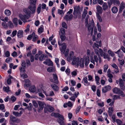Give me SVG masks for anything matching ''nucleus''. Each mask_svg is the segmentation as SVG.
Returning a JSON list of instances; mask_svg holds the SVG:
<instances>
[{"instance_id":"nucleus-1","label":"nucleus","mask_w":125,"mask_h":125,"mask_svg":"<svg viewBox=\"0 0 125 125\" xmlns=\"http://www.w3.org/2000/svg\"><path fill=\"white\" fill-rule=\"evenodd\" d=\"M36 5L31 4L28 9L25 8L24 10V11L28 16H30L31 14H33L35 11Z\"/></svg>"},{"instance_id":"nucleus-2","label":"nucleus","mask_w":125,"mask_h":125,"mask_svg":"<svg viewBox=\"0 0 125 125\" xmlns=\"http://www.w3.org/2000/svg\"><path fill=\"white\" fill-rule=\"evenodd\" d=\"M89 62V57L87 56L86 57L84 60L81 59L79 62V65L81 67L83 68L84 67V62H85V65L87 66L88 65Z\"/></svg>"},{"instance_id":"nucleus-3","label":"nucleus","mask_w":125,"mask_h":125,"mask_svg":"<svg viewBox=\"0 0 125 125\" xmlns=\"http://www.w3.org/2000/svg\"><path fill=\"white\" fill-rule=\"evenodd\" d=\"M80 9L79 6H75L74 8V10L73 12V14L76 16V18L78 16L80 18L81 16V13L79 10Z\"/></svg>"},{"instance_id":"nucleus-4","label":"nucleus","mask_w":125,"mask_h":125,"mask_svg":"<svg viewBox=\"0 0 125 125\" xmlns=\"http://www.w3.org/2000/svg\"><path fill=\"white\" fill-rule=\"evenodd\" d=\"M113 91L114 93L119 94L122 97L124 96V92L119 88L115 87L113 89Z\"/></svg>"},{"instance_id":"nucleus-5","label":"nucleus","mask_w":125,"mask_h":125,"mask_svg":"<svg viewBox=\"0 0 125 125\" xmlns=\"http://www.w3.org/2000/svg\"><path fill=\"white\" fill-rule=\"evenodd\" d=\"M54 109L53 107L50 106H47L44 108V112L47 113L48 112H52L54 111Z\"/></svg>"},{"instance_id":"nucleus-6","label":"nucleus","mask_w":125,"mask_h":125,"mask_svg":"<svg viewBox=\"0 0 125 125\" xmlns=\"http://www.w3.org/2000/svg\"><path fill=\"white\" fill-rule=\"evenodd\" d=\"M19 16L20 19L24 22H26V19H28L30 17V16H28V15H23L21 14H20Z\"/></svg>"},{"instance_id":"nucleus-7","label":"nucleus","mask_w":125,"mask_h":125,"mask_svg":"<svg viewBox=\"0 0 125 125\" xmlns=\"http://www.w3.org/2000/svg\"><path fill=\"white\" fill-rule=\"evenodd\" d=\"M111 89V86L109 85H106L102 88V92L105 93L108 91L110 90Z\"/></svg>"},{"instance_id":"nucleus-8","label":"nucleus","mask_w":125,"mask_h":125,"mask_svg":"<svg viewBox=\"0 0 125 125\" xmlns=\"http://www.w3.org/2000/svg\"><path fill=\"white\" fill-rule=\"evenodd\" d=\"M72 63L74 65H79V59L78 57L76 58L75 57H73Z\"/></svg>"},{"instance_id":"nucleus-9","label":"nucleus","mask_w":125,"mask_h":125,"mask_svg":"<svg viewBox=\"0 0 125 125\" xmlns=\"http://www.w3.org/2000/svg\"><path fill=\"white\" fill-rule=\"evenodd\" d=\"M74 53L73 51L70 52L69 55L67 58V60L68 62H70L71 60L73 58V57H75L74 56Z\"/></svg>"},{"instance_id":"nucleus-10","label":"nucleus","mask_w":125,"mask_h":125,"mask_svg":"<svg viewBox=\"0 0 125 125\" xmlns=\"http://www.w3.org/2000/svg\"><path fill=\"white\" fill-rule=\"evenodd\" d=\"M58 43L59 45H62V48L60 49L61 52H64V51H65L66 48V46L65 44L64 43L63 44H61V43H60L59 41H58Z\"/></svg>"},{"instance_id":"nucleus-11","label":"nucleus","mask_w":125,"mask_h":125,"mask_svg":"<svg viewBox=\"0 0 125 125\" xmlns=\"http://www.w3.org/2000/svg\"><path fill=\"white\" fill-rule=\"evenodd\" d=\"M82 82L84 83V84L86 86L89 85H90V83L88 82L87 81V77L86 76L84 78L82 81Z\"/></svg>"},{"instance_id":"nucleus-12","label":"nucleus","mask_w":125,"mask_h":125,"mask_svg":"<svg viewBox=\"0 0 125 125\" xmlns=\"http://www.w3.org/2000/svg\"><path fill=\"white\" fill-rule=\"evenodd\" d=\"M115 53L117 54L118 56L120 58H122L123 56V53L121 51L120 49L118 50Z\"/></svg>"},{"instance_id":"nucleus-13","label":"nucleus","mask_w":125,"mask_h":125,"mask_svg":"<svg viewBox=\"0 0 125 125\" xmlns=\"http://www.w3.org/2000/svg\"><path fill=\"white\" fill-rule=\"evenodd\" d=\"M51 86L54 91L57 92L59 90V87L56 84L53 83L51 84Z\"/></svg>"},{"instance_id":"nucleus-14","label":"nucleus","mask_w":125,"mask_h":125,"mask_svg":"<svg viewBox=\"0 0 125 125\" xmlns=\"http://www.w3.org/2000/svg\"><path fill=\"white\" fill-rule=\"evenodd\" d=\"M96 10L97 11V14H101L102 13L103 10L102 7L99 5H98L96 7Z\"/></svg>"},{"instance_id":"nucleus-15","label":"nucleus","mask_w":125,"mask_h":125,"mask_svg":"<svg viewBox=\"0 0 125 125\" xmlns=\"http://www.w3.org/2000/svg\"><path fill=\"white\" fill-rule=\"evenodd\" d=\"M38 103L40 109L41 110H42L44 106V105H46L44 102L40 101H38Z\"/></svg>"},{"instance_id":"nucleus-16","label":"nucleus","mask_w":125,"mask_h":125,"mask_svg":"<svg viewBox=\"0 0 125 125\" xmlns=\"http://www.w3.org/2000/svg\"><path fill=\"white\" fill-rule=\"evenodd\" d=\"M125 8V4L124 3L122 2L120 4V8L118 12L119 13H121L122 12L123 10Z\"/></svg>"},{"instance_id":"nucleus-17","label":"nucleus","mask_w":125,"mask_h":125,"mask_svg":"<svg viewBox=\"0 0 125 125\" xmlns=\"http://www.w3.org/2000/svg\"><path fill=\"white\" fill-rule=\"evenodd\" d=\"M23 31L22 30H19L17 33V36L18 38H21L23 37Z\"/></svg>"},{"instance_id":"nucleus-18","label":"nucleus","mask_w":125,"mask_h":125,"mask_svg":"<svg viewBox=\"0 0 125 125\" xmlns=\"http://www.w3.org/2000/svg\"><path fill=\"white\" fill-rule=\"evenodd\" d=\"M73 17V15L72 14L70 15H66L64 17V18L67 21L71 20Z\"/></svg>"},{"instance_id":"nucleus-19","label":"nucleus","mask_w":125,"mask_h":125,"mask_svg":"<svg viewBox=\"0 0 125 125\" xmlns=\"http://www.w3.org/2000/svg\"><path fill=\"white\" fill-rule=\"evenodd\" d=\"M47 57V56L46 54H42L39 57V60L41 61H42L45 60V58Z\"/></svg>"},{"instance_id":"nucleus-20","label":"nucleus","mask_w":125,"mask_h":125,"mask_svg":"<svg viewBox=\"0 0 125 125\" xmlns=\"http://www.w3.org/2000/svg\"><path fill=\"white\" fill-rule=\"evenodd\" d=\"M53 79L54 80V81L53 82L55 83L56 84H58V77L57 75L56 74H53Z\"/></svg>"},{"instance_id":"nucleus-21","label":"nucleus","mask_w":125,"mask_h":125,"mask_svg":"<svg viewBox=\"0 0 125 125\" xmlns=\"http://www.w3.org/2000/svg\"><path fill=\"white\" fill-rule=\"evenodd\" d=\"M29 90L30 92L34 93L36 91V87L35 86L33 85L30 87L29 89Z\"/></svg>"},{"instance_id":"nucleus-22","label":"nucleus","mask_w":125,"mask_h":125,"mask_svg":"<svg viewBox=\"0 0 125 125\" xmlns=\"http://www.w3.org/2000/svg\"><path fill=\"white\" fill-rule=\"evenodd\" d=\"M108 114L109 116H111L112 113H113L114 110L113 107H109V108Z\"/></svg>"},{"instance_id":"nucleus-23","label":"nucleus","mask_w":125,"mask_h":125,"mask_svg":"<svg viewBox=\"0 0 125 125\" xmlns=\"http://www.w3.org/2000/svg\"><path fill=\"white\" fill-rule=\"evenodd\" d=\"M11 12L9 10L6 9L5 10L4 13L7 16H10L11 14Z\"/></svg>"},{"instance_id":"nucleus-24","label":"nucleus","mask_w":125,"mask_h":125,"mask_svg":"<svg viewBox=\"0 0 125 125\" xmlns=\"http://www.w3.org/2000/svg\"><path fill=\"white\" fill-rule=\"evenodd\" d=\"M47 61V65L49 66H53V63L52 62L50 59H46Z\"/></svg>"},{"instance_id":"nucleus-25","label":"nucleus","mask_w":125,"mask_h":125,"mask_svg":"<svg viewBox=\"0 0 125 125\" xmlns=\"http://www.w3.org/2000/svg\"><path fill=\"white\" fill-rule=\"evenodd\" d=\"M102 7L104 10H106L108 8V6L107 3L106 2L104 3Z\"/></svg>"},{"instance_id":"nucleus-26","label":"nucleus","mask_w":125,"mask_h":125,"mask_svg":"<svg viewBox=\"0 0 125 125\" xmlns=\"http://www.w3.org/2000/svg\"><path fill=\"white\" fill-rule=\"evenodd\" d=\"M112 10L113 13H115L118 11V9L115 6L112 8Z\"/></svg>"},{"instance_id":"nucleus-27","label":"nucleus","mask_w":125,"mask_h":125,"mask_svg":"<svg viewBox=\"0 0 125 125\" xmlns=\"http://www.w3.org/2000/svg\"><path fill=\"white\" fill-rule=\"evenodd\" d=\"M113 100L115 101L117 99H121V97L120 96L117 95H115L113 96Z\"/></svg>"},{"instance_id":"nucleus-28","label":"nucleus","mask_w":125,"mask_h":125,"mask_svg":"<svg viewBox=\"0 0 125 125\" xmlns=\"http://www.w3.org/2000/svg\"><path fill=\"white\" fill-rule=\"evenodd\" d=\"M87 13V10L85 9H84L82 15V17L83 18H85Z\"/></svg>"},{"instance_id":"nucleus-29","label":"nucleus","mask_w":125,"mask_h":125,"mask_svg":"<svg viewBox=\"0 0 125 125\" xmlns=\"http://www.w3.org/2000/svg\"><path fill=\"white\" fill-rule=\"evenodd\" d=\"M113 3L114 5L118 6L120 5V3L119 0H115Z\"/></svg>"},{"instance_id":"nucleus-30","label":"nucleus","mask_w":125,"mask_h":125,"mask_svg":"<svg viewBox=\"0 0 125 125\" xmlns=\"http://www.w3.org/2000/svg\"><path fill=\"white\" fill-rule=\"evenodd\" d=\"M95 80L97 84L99 85L100 84L99 82L100 78L98 76H96L95 77Z\"/></svg>"},{"instance_id":"nucleus-31","label":"nucleus","mask_w":125,"mask_h":125,"mask_svg":"<svg viewBox=\"0 0 125 125\" xmlns=\"http://www.w3.org/2000/svg\"><path fill=\"white\" fill-rule=\"evenodd\" d=\"M108 53L109 55H110L112 57H114L115 55V54L110 49L108 51Z\"/></svg>"},{"instance_id":"nucleus-32","label":"nucleus","mask_w":125,"mask_h":125,"mask_svg":"<svg viewBox=\"0 0 125 125\" xmlns=\"http://www.w3.org/2000/svg\"><path fill=\"white\" fill-rule=\"evenodd\" d=\"M35 35V33L33 32L31 34L29 35L27 37V39L29 40H30L31 39L33 36Z\"/></svg>"},{"instance_id":"nucleus-33","label":"nucleus","mask_w":125,"mask_h":125,"mask_svg":"<svg viewBox=\"0 0 125 125\" xmlns=\"http://www.w3.org/2000/svg\"><path fill=\"white\" fill-rule=\"evenodd\" d=\"M41 4H39L37 8V12L38 14H39L40 12L41 9Z\"/></svg>"},{"instance_id":"nucleus-34","label":"nucleus","mask_w":125,"mask_h":125,"mask_svg":"<svg viewBox=\"0 0 125 125\" xmlns=\"http://www.w3.org/2000/svg\"><path fill=\"white\" fill-rule=\"evenodd\" d=\"M41 92V90L40 89H38V92H39V96L42 98H44V97L45 96Z\"/></svg>"},{"instance_id":"nucleus-35","label":"nucleus","mask_w":125,"mask_h":125,"mask_svg":"<svg viewBox=\"0 0 125 125\" xmlns=\"http://www.w3.org/2000/svg\"><path fill=\"white\" fill-rule=\"evenodd\" d=\"M3 89L4 91H5L7 92H9L10 91V88L9 86L6 87L4 86L3 87Z\"/></svg>"},{"instance_id":"nucleus-36","label":"nucleus","mask_w":125,"mask_h":125,"mask_svg":"<svg viewBox=\"0 0 125 125\" xmlns=\"http://www.w3.org/2000/svg\"><path fill=\"white\" fill-rule=\"evenodd\" d=\"M20 72L22 73H25V67H21L19 68Z\"/></svg>"},{"instance_id":"nucleus-37","label":"nucleus","mask_w":125,"mask_h":125,"mask_svg":"<svg viewBox=\"0 0 125 125\" xmlns=\"http://www.w3.org/2000/svg\"><path fill=\"white\" fill-rule=\"evenodd\" d=\"M60 38L61 41L63 42L65 40L66 37L65 35H61L60 36Z\"/></svg>"},{"instance_id":"nucleus-38","label":"nucleus","mask_w":125,"mask_h":125,"mask_svg":"<svg viewBox=\"0 0 125 125\" xmlns=\"http://www.w3.org/2000/svg\"><path fill=\"white\" fill-rule=\"evenodd\" d=\"M69 52V49H67L66 51H64V52H62V53L64 54L65 57L67 56L68 55V52Z\"/></svg>"},{"instance_id":"nucleus-39","label":"nucleus","mask_w":125,"mask_h":125,"mask_svg":"<svg viewBox=\"0 0 125 125\" xmlns=\"http://www.w3.org/2000/svg\"><path fill=\"white\" fill-rule=\"evenodd\" d=\"M18 19L17 18H14L13 20L14 24L16 25H17L18 24Z\"/></svg>"},{"instance_id":"nucleus-40","label":"nucleus","mask_w":125,"mask_h":125,"mask_svg":"<svg viewBox=\"0 0 125 125\" xmlns=\"http://www.w3.org/2000/svg\"><path fill=\"white\" fill-rule=\"evenodd\" d=\"M43 26L42 25L38 29V32L39 33H41L43 32Z\"/></svg>"},{"instance_id":"nucleus-41","label":"nucleus","mask_w":125,"mask_h":125,"mask_svg":"<svg viewBox=\"0 0 125 125\" xmlns=\"http://www.w3.org/2000/svg\"><path fill=\"white\" fill-rule=\"evenodd\" d=\"M60 31L62 35H65V30L63 28H61L60 29Z\"/></svg>"},{"instance_id":"nucleus-42","label":"nucleus","mask_w":125,"mask_h":125,"mask_svg":"<svg viewBox=\"0 0 125 125\" xmlns=\"http://www.w3.org/2000/svg\"><path fill=\"white\" fill-rule=\"evenodd\" d=\"M118 60L121 65H123L124 64L125 61L123 59L120 60L119 59H118Z\"/></svg>"},{"instance_id":"nucleus-43","label":"nucleus","mask_w":125,"mask_h":125,"mask_svg":"<svg viewBox=\"0 0 125 125\" xmlns=\"http://www.w3.org/2000/svg\"><path fill=\"white\" fill-rule=\"evenodd\" d=\"M20 75L22 77L23 79L26 78L28 77L26 73L23 74H22L21 73L20 74Z\"/></svg>"},{"instance_id":"nucleus-44","label":"nucleus","mask_w":125,"mask_h":125,"mask_svg":"<svg viewBox=\"0 0 125 125\" xmlns=\"http://www.w3.org/2000/svg\"><path fill=\"white\" fill-rule=\"evenodd\" d=\"M99 52L102 57L103 56V55L105 53L103 52V50L101 49H99Z\"/></svg>"},{"instance_id":"nucleus-45","label":"nucleus","mask_w":125,"mask_h":125,"mask_svg":"<svg viewBox=\"0 0 125 125\" xmlns=\"http://www.w3.org/2000/svg\"><path fill=\"white\" fill-rule=\"evenodd\" d=\"M17 32V31L16 30L13 31L12 32V35H11V37H13L15 36L16 35Z\"/></svg>"},{"instance_id":"nucleus-46","label":"nucleus","mask_w":125,"mask_h":125,"mask_svg":"<svg viewBox=\"0 0 125 125\" xmlns=\"http://www.w3.org/2000/svg\"><path fill=\"white\" fill-rule=\"evenodd\" d=\"M12 117H10V120L12 122L14 123L15 122V120L16 119L15 117L14 116H12Z\"/></svg>"},{"instance_id":"nucleus-47","label":"nucleus","mask_w":125,"mask_h":125,"mask_svg":"<svg viewBox=\"0 0 125 125\" xmlns=\"http://www.w3.org/2000/svg\"><path fill=\"white\" fill-rule=\"evenodd\" d=\"M32 41L33 42H35L38 39V37L37 35H35L33 36Z\"/></svg>"},{"instance_id":"nucleus-48","label":"nucleus","mask_w":125,"mask_h":125,"mask_svg":"<svg viewBox=\"0 0 125 125\" xmlns=\"http://www.w3.org/2000/svg\"><path fill=\"white\" fill-rule=\"evenodd\" d=\"M21 65L22 66V67H26V63L25 62L24 60H22L21 61Z\"/></svg>"},{"instance_id":"nucleus-49","label":"nucleus","mask_w":125,"mask_h":125,"mask_svg":"<svg viewBox=\"0 0 125 125\" xmlns=\"http://www.w3.org/2000/svg\"><path fill=\"white\" fill-rule=\"evenodd\" d=\"M96 14V16L98 18V19L99 21L100 22H101L102 21V20L101 18V17L100 16V14Z\"/></svg>"},{"instance_id":"nucleus-50","label":"nucleus","mask_w":125,"mask_h":125,"mask_svg":"<svg viewBox=\"0 0 125 125\" xmlns=\"http://www.w3.org/2000/svg\"><path fill=\"white\" fill-rule=\"evenodd\" d=\"M55 62L56 63L57 67H59L60 65L59 64H58V62H59V59L57 58H56L55 59Z\"/></svg>"},{"instance_id":"nucleus-51","label":"nucleus","mask_w":125,"mask_h":125,"mask_svg":"<svg viewBox=\"0 0 125 125\" xmlns=\"http://www.w3.org/2000/svg\"><path fill=\"white\" fill-rule=\"evenodd\" d=\"M12 59L11 58L9 57L7 58L5 60V62L7 63H9V62H10L11 61Z\"/></svg>"},{"instance_id":"nucleus-52","label":"nucleus","mask_w":125,"mask_h":125,"mask_svg":"<svg viewBox=\"0 0 125 125\" xmlns=\"http://www.w3.org/2000/svg\"><path fill=\"white\" fill-rule=\"evenodd\" d=\"M97 27L98 31L99 32L101 31V27L100 26V25L99 23L98 22L97 23Z\"/></svg>"},{"instance_id":"nucleus-53","label":"nucleus","mask_w":125,"mask_h":125,"mask_svg":"<svg viewBox=\"0 0 125 125\" xmlns=\"http://www.w3.org/2000/svg\"><path fill=\"white\" fill-rule=\"evenodd\" d=\"M94 52L98 56L100 55L99 52V50L97 49H94Z\"/></svg>"},{"instance_id":"nucleus-54","label":"nucleus","mask_w":125,"mask_h":125,"mask_svg":"<svg viewBox=\"0 0 125 125\" xmlns=\"http://www.w3.org/2000/svg\"><path fill=\"white\" fill-rule=\"evenodd\" d=\"M116 122L118 124V125H121L122 123V121L118 119H116Z\"/></svg>"},{"instance_id":"nucleus-55","label":"nucleus","mask_w":125,"mask_h":125,"mask_svg":"<svg viewBox=\"0 0 125 125\" xmlns=\"http://www.w3.org/2000/svg\"><path fill=\"white\" fill-rule=\"evenodd\" d=\"M40 55L38 54H36L34 56V59L36 60H37L39 59V57Z\"/></svg>"},{"instance_id":"nucleus-56","label":"nucleus","mask_w":125,"mask_h":125,"mask_svg":"<svg viewBox=\"0 0 125 125\" xmlns=\"http://www.w3.org/2000/svg\"><path fill=\"white\" fill-rule=\"evenodd\" d=\"M93 48L95 49L96 48H98L99 47V46L98 44L95 43H94L93 46Z\"/></svg>"},{"instance_id":"nucleus-57","label":"nucleus","mask_w":125,"mask_h":125,"mask_svg":"<svg viewBox=\"0 0 125 125\" xmlns=\"http://www.w3.org/2000/svg\"><path fill=\"white\" fill-rule=\"evenodd\" d=\"M8 25L11 28H12L14 27L13 24L11 21H9L8 22Z\"/></svg>"},{"instance_id":"nucleus-58","label":"nucleus","mask_w":125,"mask_h":125,"mask_svg":"<svg viewBox=\"0 0 125 125\" xmlns=\"http://www.w3.org/2000/svg\"><path fill=\"white\" fill-rule=\"evenodd\" d=\"M26 63L27 66H28L30 65L31 63L30 60L29 59H27L26 60Z\"/></svg>"},{"instance_id":"nucleus-59","label":"nucleus","mask_w":125,"mask_h":125,"mask_svg":"<svg viewBox=\"0 0 125 125\" xmlns=\"http://www.w3.org/2000/svg\"><path fill=\"white\" fill-rule=\"evenodd\" d=\"M13 115H15L16 116H20L19 115V113L17 112H13Z\"/></svg>"},{"instance_id":"nucleus-60","label":"nucleus","mask_w":125,"mask_h":125,"mask_svg":"<svg viewBox=\"0 0 125 125\" xmlns=\"http://www.w3.org/2000/svg\"><path fill=\"white\" fill-rule=\"evenodd\" d=\"M58 122L61 125H64V123L63 121L61 119H59L58 121Z\"/></svg>"},{"instance_id":"nucleus-61","label":"nucleus","mask_w":125,"mask_h":125,"mask_svg":"<svg viewBox=\"0 0 125 125\" xmlns=\"http://www.w3.org/2000/svg\"><path fill=\"white\" fill-rule=\"evenodd\" d=\"M62 27L64 28L67 29V25L66 23L64 22H63L62 23Z\"/></svg>"},{"instance_id":"nucleus-62","label":"nucleus","mask_w":125,"mask_h":125,"mask_svg":"<svg viewBox=\"0 0 125 125\" xmlns=\"http://www.w3.org/2000/svg\"><path fill=\"white\" fill-rule=\"evenodd\" d=\"M94 61L96 62L97 63H98V59L97 56L96 55H94Z\"/></svg>"},{"instance_id":"nucleus-63","label":"nucleus","mask_w":125,"mask_h":125,"mask_svg":"<svg viewBox=\"0 0 125 125\" xmlns=\"http://www.w3.org/2000/svg\"><path fill=\"white\" fill-rule=\"evenodd\" d=\"M119 85L121 89L122 90H124L125 88V86L124 84H120Z\"/></svg>"},{"instance_id":"nucleus-64","label":"nucleus","mask_w":125,"mask_h":125,"mask_svg":"<svg viewBox=\"0 0 125 125\" xmlns=\"http://www.w3.org/2000/svg\"><path fill=\"white\" fill-rule=\"evenodd\" d=\"M5 108V106L4 104H0V109L3 110Z\"/></svg>"}]
</instances>
